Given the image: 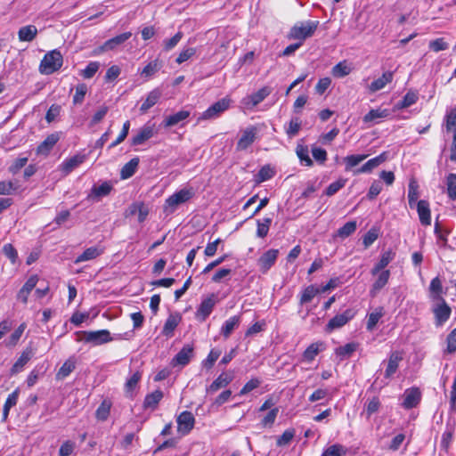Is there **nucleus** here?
Segmentation results:
<instances>
[{
    "label": "nucleus",
    "instance_id": "obj_39",
    "mask_svg": "<svg viewBox=\"0 0 456 456\" xmlns=\"http://www.w3.org/2000/svg\"><path fill=\"white\" fill-rule=\"evenodd\" d=\"M352 71L351 67L347 64L346 61H339L332 69L331 74L335 77H344L350 74Z\"/></svg>",
    "mask_w": 456,
    "mask_h": 456
},
{
    "label": "nucleus",
    "instance_id": "obj_5",
    "mask_svg": "<svg viewBox=\"0 0 456 456\" xmlns=\"http://www.w3.org/2000/svg\"><path fill=\"white\" fill-rule=\"evenodd\" d=\"M219 302L218 295L211 293L202 299L197 308L195 316L198 320L204 322L212 313L216 305Z\"/></svg>",
    "mask_w": 456,
    "mask_h": 456
},
{
    "label": "nucleus",
    "instance_id": "obj_26",
    "mask_svg": "<svg viewBox=\"0 0 456 456\" xmlns=\"http://www.w3.org/2000/svg\"><path fill=\"white\" fill-rule=\"evenodd\" d=\"M161 97V91L159 88H155L152 91L149 93L147 95L145 101L142 102V104L140 107V110L142 113L147 112L148 110H150L151 107H153L160 99Z\"/></svg>",
    "mask_w": 456,
    "mask_h": 456
},
{
    "label": "nucleus",
    "instance_id": "obj_21",
    "mask_svg": "<svg viewBox=\"0 0 456 456\" xmlns=\"http://www.w3.org/2000/svg\"><path fill=\"white\" fill-rule=\"evenodd\" d=\"M402 360H403V355L400 352L395 351V352L391 353L389 359H388L387 366V369L385 371L386 379H390L396 372L399 363Z\"/></svg>",
    "mask_w": 456,
    "mask_h": 456
},
{
    "label": "nucleus",
    "instance_id": "obj_50",
    "mask_svg": "<svg viewBox=\"0 0 456 456\" xmlns=\"http://www.w3.org/2000/svg\"><path fill=\"white\" fill-rule=\"evenodd\" d=\"M178 323L179 318L177 316L169 315L164 324L162 333L167 337L172 336Z\"/></svg>",
    "mask_w": 456,
    "mask_h": 456
},
{
    "label": "nucleus",
    "instance_id": "obj_32",
    "mask_svg": "<svg viewBox=\"0 0 456 456\" xmlns=\"http://www.w3.org/2000/svg\"><path fill=\"white\" fill-rule=\"evenodd\" d=\"M378 279L376 281L372 284V288L370 289V295L371 297H375L377 293L383 289L386 284L388 282L389 277H390V272L388 270H384L382 272H379Z\"/></svg>",
    "mask_w": 456,
    "mask_h": 456
},
{
    "label": "nucleus",
    "instance_id": "obj_53",
    "mask_svg": "<svg viewBox=\"0 0 456 456\" xmlns=\"http://www.w3.org/2000/svg\"><path fill=\"white\" fill-rule=\"evenodd\" d=\"M419 198L418 185L415 182L409 183L408 189V200L410 208H413L415 204L417 205V200Z\"/></svg>",
    "mask_w": 456,
    "mask_h": 456
},
{
    "label": "nucleus",
    "instance_id": "obj_3",
    "mask_svg": "<svg viewBox=\"0 0 456 456\" xmlns=\"http://www.w3.org/2000/svg\"><path fill=\"white\" fill-rule=\"evenodd\" d=\"M63 63V58L60 51L53 50L48 52L39 65V71L45 75H50L57 71Z\"/></svg>",
    "mask_w": 456,
    "mask_h": 456
},
{
    "label": "nucleus",
    "instance_id": "obj_37",
    "mask_svg": "<svg viewBox=\"0 0 456 456\" xmlns=\"http://www.w3.org/2000/svg\"><path fill=\"white\" fill-rule=\"evenodd\" d=\"M26 329V323H21L3 343L6 347H14Z\"/></svg>",
    "mask_w": 456,
    "mask_h": 456
},
{
    "label": "nucleus",
    "instance_id": "obj_51",
    "mask_svg": "<svg viewBox=\"0 0 456 456\" xmlns=\"http://www.w3.org/2000/svg\"><path fill=\"white\" fill-rule=\"evenodd\" d=\"M320 293V290L319 289L315 288L314 285H310L308 287H306L302 294H301V297H300V304L303 305V304H305V303H308L310 301H312V299L318 294Z\"/></svg>",
    "mask_w": 456,
    "mask_h": 456
},
{
    "label": "nucleus",
    "instance_id": "obj_11",
    "mask_svg": "<svg viewBox=\"0 0 456 456\" xmlns=\"http://www.w3.org/2000/svg\"><path fill=\"white\" fill-rule=\"evenodd\" d=\"M193 355V346L189 344L185 345L172 359L171 365L173 367H184L191 362Z\"/></svg>",
    "mask_w": 456,
    "mask_h": 456
},
{
    "label": "nucleus",
    "instance_id": "obj_31",
    "mask_svg": "<svg viewBox=\"0 0 456 456\" xmlns=\"http://www.w3.org/2000/svg\"><path fill=\"white\" fill-rule=\"evenodd\" d=\"M296 154L301 163L305 167H311L314 165L313 159L309 156V150L306 145L297 143L296 147Z\"/></svg>",
    "mask_w": 456,
    "mask_h": 456
},
{
    "label": "nucleus",
    "instance_id": "obj_36",
    "mask_svg": "<svg viewBox=\"0 0 456 456\" xmlns=\"http://www.w3.org/2000/svg\"><path fill=\"white\" fill-rule=\"evenodd\" d=\"M389 115V110L387 109H373L364 115L362 120L364 123L377 122L378 119L387 118Z\"/></svg>",
    "mask_w": 456,
    "mask_h": 456
},
{
    "label": "nucleus",
    "instance_id": "obj_57",
    "mask_svg": "<svg viewBox=\"0 0 456 456\" xmlns=\"http://www.w3.org/2000/svg\"><path fill=\"white\" fill-rule=\"evenodd\" d=\"M183 34L181 31H178L173 37L169 39H166L163 41V46L164 50L168 52L175 48L177 44L181 41L183 38Z\"/></svg>",
    "mask_w": 456,
    "mask_h": 456
},
{
    "label": "nucleus",
    "instance_id": "obj_64",
    "mask_svg": "<svg viewBox=\"0 0 456 456\" xmlns=\"http://www.w3.org/2000/svg\"><path fill=\"white\" fill-rule=\"evenodd\" d=\"M456 130V109H452L446 115V131L451 132Z\"/></svg>",
    "mask_w": 456,
    "mask_h": 456
},
{
    "label": "nucleus",
    "instance_id": "obj_34",
    "mask_svg": "<svg viewBox=\"0 0 456 456\" xmlns=\"http://www.w3.org/2000/svg\"><path fill=\"white\" fill-rule=\"evenodd\" d=\"M395 254L391 250L385 251L379 261L375 265L371 270V274L376 275L382 271L394 258Z\"/></svg>",
    "mask_w": 456,
    "mask_h": 456
},
{
    "label": "nucleus",
    "instance_id": "obj_30",
    "mask_svg": "<svg viewBox=\"0 0 456 456\" xmlns=\"http://www.w3.org/2000/svg\"><path fill=\"white\" fill-rule=\"evenodd\" d=\"M139 158L135 157L126 163L120 171L121 179H128L134 175L139 166Z\"/></svg>",
    "mask_w": 456,
    "mask_h": 456
},
{
    "label": "nucleus",
    "instance_id": "obj_59",
    "mask_svg": "<svg viewBox=\"0 0 456 456\" xmlns=\"http://www.w3.org/2000/svg\"><path fill=\"white\" fill-rule=\"evenodd\" d=\"M274 175L273 170L270 167V166H264L256 175V181L258 183H262L271 179Z\"/></svg>",
    "mask_w": 456,
    "mask_h": 456
},
{
    "label": "nucleus",
    "instance_id": "obj_14",
    "mask_svg": "<svg viewBox=\"0 0 456 456\" xmlns=\"http://www.w3.org/2000/svg\"><path fill=\"white\" fill-rule=\"evenodd\" d=\"M388 158L387 152L384 151L379 156L370 159L364 165H362L360 168L354 171V175L362 174V173H370L374 168L384 163Z\"/></svg>",
    "mask_w": 456,
    "mask_h": 456
},
{
    "label": "nucleus",
    "instance_id": "obj_54",
    "mask_svg": "<svg viewBox=\"0 0 456 456\" xmlns=\"http://www.w3.org/2000/svg\"><path fill=\"white\" fill-rule=\"evenodd\" d=\"M160 69L158 60L149 62L142 70L141 75L146 78L152 77Z\"/></svg>",
    "mask_w": 456,
    "mask_h": 456
},
{
    "label": "nucleus",
    "instance_id": "obj_60",
    "mask_svg": "<svg viewBox=\"0 0 456 456\" xmlns=\"http://www.w3.org/2000/svg\"><path fill=\"white\" fill-rule=\"evenodd\" d=\"M18 186L11 181L0 182V195H11L16 191Z\"/></svg>",
    "mask_w": 456,
    "mask_h": 456
},
{
    "label": "nucleus",
    "instance_id": "obj_4",
    "mask_svg": "<svg viewBox=\"0 0 456 456\" xmlns=\"http://www.w3.org/2000/svg\"><path fill=\"white\" fill-rule=\"evenodd\" d=\"M231 102L232 100L230 98H222L203 111L198 118V121L217 118L222 113L230 108Z\"/></svg>",
    "mask_w": 456,
    "mask_h": 456
},
{
    "label": "nucleus",
    "instance_id": "obj_48",
    "mask_svg": "<svg viewBox=\"0 0 456 456\" xmlns=\"http://www.w3.org/2000/svg\"><path fill=\"white\" fill-rule=\"evenodd\" d=\"M356 228L357 224L355 221L347 222L338 230L337 235L342 239H345L353 234L356 231Z\"/></svg>",
    "mask_w": 456,
    "mask_h": 456
},
{
    "label": "nucleus",
    "instance_id": "obj_7",
    "mask_svg": "<svg viewBox=\"0 0 456 456\" xmlns=\"http://www.w3.org/2000/svg\"><path fill=\"white\" fill-rule=\"evenodd\" d=\"M354 311L352 309H346L342 314L335 315L331 318L326 325V331L331 332L336 329H339L346 325L354 316Z\"/></svg>",
    "mask_w": 456,
    "mask_h": 456
},
{
    "label": "nucleus",
    "instance_id": "obj_8",
    "mask_svg": "<svg viewBox=\"0 0 456 456\" xmlns=\"http://www.w3.org/2000/svg\"><path fill=\"white\" fill-rule=\"evenodd\" d=\"M177 431L183 436L188 435L193 428L195 424V418L191 411H184L181 412L177 419Z\"/></svg>",
    "mask_w": 456,
    "mask_h": 456
},
{
    "label": "nucleus",
    "instance_id": "obj_55",
    "mask_svg": "<svg viewBox=\"0 0 456 456\" xmlns=\"http://www.w3.org/2000/svg\"><path fill=\"white\" fill-rule=\"evenodd\" d=\"M220 355L221 350L216 348L212 349L208 357L202 362V366L207 369H211Z\"/></svg>",
    "mask_w": 456,
    "mask_h": 456
},
{
    "label": "nucleus",
    "instance_id": "obj_22",
    "mask_svg": "<svg viewBox=\"0 0 456 456\" xmlns=\"http://www.w3.org/2000/svg\"><path fill=\"white\" fill-rule=\"evenodd\" d=\"M416 207L421 224L429 225L431 224V214L428 202L421 200L417 202Z\"/></svg>",
    "mask_w": 456,
    "mask_h": 456
},
{
    "label": "nucleus",
    "instance_id": "obj_47",
    "mask_svg": "<svg viewBox=\"0 0 456 456\" xmlns=\"http://www.w3.org/2000/svg\"><path fill=\"white\" fill-rule=\"evenodd\" d=\"M295 429L289 428L286 429L281 436H278L276 439V444L279 447H283L289 445L295 436Z\"/></svg>",
    "mask_w": 456,
    "mask_h": 456
},
{
    "label": "nucleus",
    "instance_id": "obj_23",
    "mask_svg": "<svg viewBox=\"0 0 456 456\" xmlns=\"http://www.w3.org/2000/svg\"><path fill=\"white\" fill-rule=\"evenodd\" d=\"M86 159L85 155H75L69 159H65L61 164V169L65 175L72 172L76 167L82 164Z\"/></svg>",
    "mask_w": 456,
    "mask_h": 456
},
{
    "label": "nucleus",
    "instance_id": "obj_28",
    "mask_svg": "<svg viewBox=\"0 0 456 456\" xmlns=\"http://www.w3.org/2000/svg\"><path fill=\"white\" fill-rule=\"evenodd\" d=\"M103 253V250L99 247H90L86 248L81 255H79L74 261L75 264H79L86 261L95 259Z\"/></svg>",
    "mask_w": 456,
    "mask_h": 456
},
{
    "label": "nucleus",
    "instance_id": "obj_42",
    "mask_svg": "<svg viewBox=\"0 0 456 456\" xmlns=\"http://www.w3.org/2000/svg\"><path fill=\"white\" fill-rule=\"evenodd\" d=\"M358 344L354 342L347 343L345 346L336 348L335 352L341 360L350 357L351 354L357 349Z\"/></svg>",
    "mask_w": 456,
    "mask_h": 456
},
{
    "label": "nucleus",
    "instance_id": "obj_16",
    "mask_svg": "<svg viewBox=\"0 0 456 456\" xmlns=\"http://www.w3.org/2000/svg\"><path fill=\"white\" fill-rule=\"evenodd\" d=\"M112 189V184L108 181L103 182L101 185H94L91 192L87 195V200L98 201L101 198L108 196Z\"/></svg>",
    "mask_w": 456,
    "mask_h": 456
},
{
    "label": "nucleus",
    "instance_id": "obj_27",
    "mask_svg": "<svg viewBox=\"0 0 456 456\" xmlns=\"http://www.w3.org/2000/svg\"><path fill=\"white\" fill-rule=\"evenodd\" d=\"M394 77V73L392 71H387L383 73V75L375 79L370 85L369 88L371 92H377L383 89L388 83L392 82Z\"/></svg>",
    "mask_w": 456,
    "mask_h": 456
},
{
    "label": "nucleus",
    "instance_id": "obj_35",
    "mask_svg": "<svg viewBox=\"0 0 456 456\" xmlns=\"http://www.w3.org/2000/svg\"><path fill=\"white\" fill-rule=\"evenodd\" d=\"M190 116V111L188 110H180L173 115L167 117L164 120V126L166 127L174 126L180 122L185 120Z\"/></svg>",
    "mask_w": 456,
    "mask_h": 456
},
{
    "label": "nucleus",
    "instance_id": "obj_63",
    "mask_svg": "<svg viewBox=\"0 0 456 456\" xmlns=\"http://www.w3.org/2000/svg\"><path fill=\"white\" fill-rule=\"evenodd\" d=\"M447 191L451 199L456 198V174H450L447 177Z\"/></svg>",
    "mask_w": 456,
    "mask_h": 456
},
{
    "label": "nucleus",
    "instance_id": "obj_1",
    "mask_svg": "<svg viewBox=\"0 0 456 456\" xmlns=\"http://www.w3.org/2000/svg\"><path fill=\"white\" fill-rule=\"evenodd\" d=\"M195 195L193 187H184L169 196L164 203L163 209L166 214H173L180 205L188 202Z\"/></svg>",
    "mask_w": 456,
    "mask_h": 456
},
{
    "label": "nucleus",
    "instance_id": "obj_17",
    "mask_svg": "<svg viewBox=\"0 0 456 456\" xmlns=\"http://www.w3.org/2000/svg\"><path fill=\"white\" fill-rule=\"evenodd\" d=\"M38 276L37 274L31 275L22 288L19 290L17 294V299L21 301L23 304H27L28 297L30 292L35 289L37 283L38 282Z\"/></svg>",
    "mask_w": 456,
    "mask_h": 456
},
{
    "label": "nucleus",
    "instance_id": "obj_46",
    "mask_svg": "<svg viewBox=\"0 0 456 456\" xmlns=\"http://www.w3.org/2000/svg\"><path fill=\"white\" fill-rule=\"evenodd\" d=\"M366 158H367V155H364V154L346 156V158H344V162L346 164V171L352 170L353 167L359 165Z\"/></svg>",
    "mask_w": 456,
    "mask_h": 456
},
{
    "label": "nucleus",
    "instance_id": "obj_62",
    "mask_svg": "<svg viewBox=\"0 0 456 456\" xmlns=\"http://www.w3.org/2000/svg\"><path fill=\"white\" fill-rule=\"evenodd\" d=\"M346 453L344 447L340 444H333L328 447L321 456H343Z\"/></svg>",
    "mask_w": 456,
    "mask_h": 456
},
{
    "label": "nucleus",
    "instance_id": "obj_40",
    "mask_svg": "<svg viewBox=\"0 0 456 456\" xmlns=\"http://www.w3.org/2000/svg\"><path fill=\"white\" fill-rule=\"evenodd\" d=\"M383 315H384L383 307L376 308L375 311H373L372 313H370L368 315V321H367V324H366V329L369 331H372L374 330L375 326L377 325V323L379 322V321L380 320V318Z\"/></svg>",
    "mask_w": 456,
    "mask_h": 456
},
{
    "label": "nucleus",
    "instance_id": "obj_61",
    "mask_svg": "<svg viewBox=\"0 0 456 456\" xmlns=\"http://www.w3.org/2000/svg\"><path fill=\"white\" fill-rule=\"evenodd\" d=\"M261 384V379L258 378H253L248 380L240 391V395H244L257 388Z\"/></svg>",
    "mask_w": 456,
    "mask_h": 456
},
{
    "label": "nucleus",
    "instance_id": "obj_45",
    "mask_svg": "<svg viewBox=\"0 0 456 456\" xmlns=\"http://www.w3.org/2000/svg\"><path fill=\"white\" fill-rule=\"evenodd\" d=\"M322 343H313L304 352L303 359L308 362H312L321 351Z\"/></svg>",
    "mask_w": 456,
    "mask_h": 456
},
{
    "label": "nucleus",
    "instance_id": "obj_44",
    "mask_svg": "<svg viewBox=\"0 0 456 456\" xmlns=\"http://www.w3.org/2000/svg\"><path fill=\"white\" fill-rule=\"evenodd\" d=\"M76 368V362L69 358L68 359L62 366L59 369L57 372V379H62L68 377Z\"/></svg>",
    "mask_w": 456,
    "mask_h": 456
},
{
    "label": "nucleus",
    "instance_id": "obj_41",
    "mask_svg": "<svg viewBox=\"0 0 456 456\" xmlns=\"http://www.w3.org/2000/svg\"><path fill=\"white\" fill-rule=\"evenodd\" d=\"M30 358H31L30 351L27 350V351L22 352L20 356L18 358V360L12 365V367L11 369V373L16 374V373L20 372L22 370V368L27 364V362L30 360Z\"/></svg>",
    "mask_w": 456,
    "mask_h": 456
},
{
    "label": "nucleus",
    "instance_id": "obj_12",
    "mask_svg": "<svg viewBox=\"0 0 456 456\" xmlns=\"http://www.w3.org/2000/svg\"><path fill=\"white\" fill-rule=\"evenodd\" d=\"M271 92L272 90L270 87L264 86L257 92L243 98L242 103L246 107L252 109L262 102L271 94Z\"/></svg>",
    "mask_w": 456,
    "mask_h": 456
},
{
    "label": "nucleus",
    "instance_id": "obj_52",
    "mask_svg": "<svg viewBox=\"0 0 456 456\" xmlns=\"http://www.w3.org/2000/svg\"><path fill=\"white\" fill-rule=\"evenodd\" d=\"M279 413V408L274 407L269 411V412L263 418L260 425L263 428H272L275 422V419Z\"/></svg>",
    "mask_w": 456,
    "mask_h": 456
},
{
    "label": "nucleus",
    "instance_id": "obj_2",
    "mask_svg": "<svg viewBox=\"0 0 456 456\" xmlns=\"http://www.w3.org/2000/svg\"><path fill=\"white\" fill-rule=\"evenodd\" d=\"M318 26V20L298 21L290 28L288 37L303 43L314 36Z\"/></svg>",
    "mask_w": 456,
    "mask_h": 456
},
{
    "label": "nucleus",
    "instance_id": "obj_6",
    "mask_svg": "<svg viewBox=\"0 0 456 456\" xmlns=\"http://www.w3.org/2000/svg\"><path fill=\"white\" fill-rule=\"evenodd\" d=\"M259 129L256 126H248L241 131V135L238 140L237 151H246L257 139Z\"/></svg>",
    "mask_w": 456,
    "mask_h": 456
},
{
    "label": "nucleus",
    "instance_id": "obj_19",
    "mask_svg": "<svg viewBox=\"0 0 456 456\" xmlns=\"http://www.w3.org/2000/svg\"><path fill=\"white\" fill-rule=\"evenodd\" d=\"M60 140L58 133L49 134L37 148V154L47 156Z\"/></svg>",
    "mask_w": 456,
    "mask_h": 456
},
{
    "label": "nucleus",
    "instance_id": "obj_56",
    "mask_svg": "<svg viewBox=\"0 0 456 456\" xmlns=\"http://www.w3.org/2000/svg\"><path fill=\"white\" fill-rule=\"evenodd\" d=\"M380 402L377 396L368 400L365 406L367 417L370 418L373 413L377 412L379 409Z\"/></svg>",
    "mask_w": 456,
    "mask_h": 456
},
{
    "label": "nucleus",
    "instance_id": "obj_18",
    "mask_svg": "<svg viewBox=\"0 0 456 456\" xmlns=\"http://www.w3.org/2000/svg\"><path fill=\"white\" fill-rule=\"evenodd\" d=\"M233 379V376L228 373H221L206 389L208 394H214L219 389L226 387Z\"/></svg>",
    "mask_w": 456,
    "mask_h": 456
},
{
    "label": "nucleus",
    "instance_id": "obj_38",
    "mask_svg": "<svg viewBox=\"0 0 456 456\" xmlns=\"http://www.w3.org/2000/svg\"><path fill=\"white\" fill-rule=\"evenodd\" d=\"M301 125H302V122L299 118H297V117L292 118L289 120V122L288 123V125H286L284 126L287 135L289 138L295 137L298 134V132L301 128Z\"/></svg>",
    "mask_w": 456,
    "mask_h": 456
},
{
    "label": "nucleus",
    "instance_id": "obj_29",
    "mask_svg": "<svg viewBox=\"0 0 456 456\" xmlns=\"http://www.w3.org/2000/svg\"><path fill=\"white\" fill-rule=\"evenodd\" d=\"M37 35V28L34 25L21 27L18 31V37L22 42H31Z\"/></svg>",
    "mask_w": 456,
    "mask_h": 456
},
{
    "label": "nucleus",
    "instance_id": "obj_24",
    "mask_svg": "<svg viewBox=\"0 0 456 456\" xmlns=\"http://www.w3.org/2000/svg\"><path fill=\"white\" fill-rule=\"evenodd\" d=\"M132 34L131 32H125L120 35H118L109 40H107L102 45V51H110L118 47V45L125 43L126 40H128L131 37Z\"/></svg>",
    "mask_w": 456,
    "mask_h": 456
},
{
    "label": "nucleus",
    "instance_id": "obj_58",
    "mask_svg": "<svg viewBox=\"0 0 456 456\" xmlns=\"http://www.w3.org/2000/svg\"><path fill=\"white\" fill-rule=\"evenodd\" d=\"M87 92V86L86 84H78L76 86V93L73 96V103L79 104L84 101V98Z\"/></svg>",
    "mask_w": 456,
    "mask_h": 456
},
{
    "label": "nucleus",
    "instance_id": "obj_20",
    "mask_svg": "<svg viewBox=\"0 0 456 456\" xmlns=\"http://www.w3.org/2000/svg\"><path fill=\"white\" fill-rule=\"evenodd\" d=\"M404 400L403 402V406L405 409H411L416 407L421 398V393L419 388L412 387L411 389H407L404 392Z\"/></svg>",
    "mask_w": 456,
    "mask_h": 456
},
{
    "label": "nucleus",
    "instance_id": "obj_9",
    "mask_svg": "<svg viewBox=\"0 0 456 456\" xmlns=\"http://www.w3.org/2000/svg\"><path fill=\"white\" fill-rule=\"evenodd\" d=\"M279 256L278 249H268L257 260V265L259 267V271L262 273H266L271 267L275 264Z\"/></svg>",
    "mask_w": 456,
    "mask_h": 456
},
{
    "label": "nucleus",
    "instance_id": "obj_43",
    "mask_svg": "<svg viewBox=\"0 0 456 456\" xmlns=\"http://www.w3.org/2000/svg\"><path fill=\"white\" fill-rule=\"evenodd\" d=\"M273 219L271 217H265L263 220L256 221V236L258 238H265L267 236Z\"/></svg>",
    "mask_w": 456,
    "mask_h": 456
},
{
    "label": "nucleus",
    "instance_id": "obj_33",
    "mask_svg": "<svg viewBox=\"0 0 456 456\" xmlns=\"http://www.w3.org/2000/svg\"><path fill=\"white\" fill-rule=\"evenodd\" d=\"M163 398V392L161 390H155L154 392L147 395L143 401V407L145 409L154 410L157 408L159 403Z\"/></svg>",
    "mask_w": 456,
    "mask_h": 456
},
{
    "label": "nucleus",
    "instance_id": "obj_49",
    "mask_svg": "<svg viewBox=\"0 0 456 456\" xmlns=\"http://www.w3.org/2000/svg\"><path fill=\"white\" fill-rule=\"evenodd\" d=\"M419 96L416 92L409 91L406 93V94L403 96V100L397 103V107L399 109H404L408 108L418 101Z\"/></svg>",
    "mask_w": 456,
    "mask_h": 456
},
{
    "label": "nucleus",
    "instance_id": "obj_25",
    "mask_svg": "<svg viewBox=\"0 0 456 456\" xmlns=\"http://www.w3.org/2000/svg\"><path fill=\"white\" fill-rule=\"evenodd\" d=\"M240 323V315H233L224 322L223 326L221 327L220 333L225 338H228L232 331L239 327Z\"/></svg>",
    "mask_w": 456,
    "mask_h": 456
},
{
    "label": "nucleus",
    "instance_id": "obj_13",
    "mask_svg": "<svg viewBox=\"0 0 456 456\" xmlns=\"http://www.w3.org/2000/svg\"><path fill=\"white\" fill-rule=\"evenodd\" d=\"M436 325H443L451 316L452 309L444 298L433 308Z\"/></svg>",
    "mask_w": 456,
    "mask_h": 456
},
{
    "label": "nucleus",
    "instance_id": "obj_15",
    "mask_svg": "<svg viewBox=\"0 0 456 456\" xmlns=\"http://www.w3.org/2000/svg\"><path fill=\"white\" fill-rule=\"evenodd\" d=\"M156 134L154 125L149 123L139 129L137 134L132 138L133 145H141L151 139Z\"/></svg>",
    "mask_w": 456,
    "mask_h": 456
},
{
    "label": "nucleus",
    "instance_id": "obj_10",
    "mask_svg": "<svg viewBox=\"0 0 456 456\" xmlns=\"http://www.w3.org/2000/svg\"><path fill=\"white\" fill-rule=\"evenodd\" d=\"M84 339L86 343H93L94 345H102L112 340L110 333L107 330H100L96 331H85Z\"/></svg>",
    "mask_w": 456,
    "mask_h": 456
}]
</instances>
